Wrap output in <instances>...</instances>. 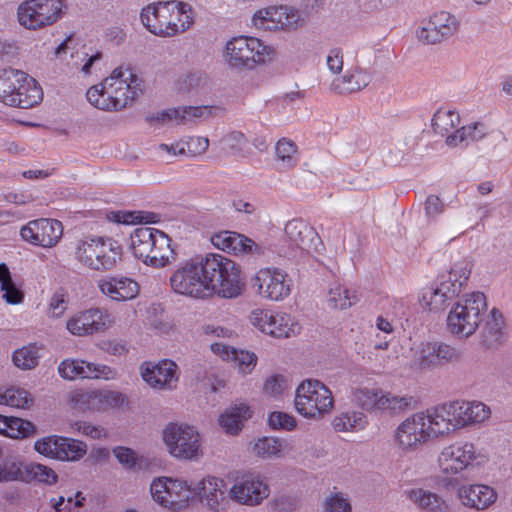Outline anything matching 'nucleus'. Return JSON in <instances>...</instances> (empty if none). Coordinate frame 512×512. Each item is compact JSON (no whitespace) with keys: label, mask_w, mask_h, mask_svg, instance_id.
I'll return each mask as SVG.
<instances>
[{"label":"nucleus","mask_w":512,"mask_h":512,"mask_svg":"<svg viewBox=\"0 0 512 512\" xmlns=\"http://www.w3.org/2000/svg\"><path fill=\"white\" fill-rule=\"evenodd\" d=\"M142 93L141 80L128 67H117L101 83L90 87L87 100L94 107L105 111H120Z\"/></svg>","instance_id":"obj_1"},{"label":"nucleus","mask_w":512,"mask_h":512,"mask_svg":"<svg viewBox=\"0 0 512 512\" xmlns=\"http://www.w3.org/2000/svg\"><path fill=\"white\" fill-rule=\"evenodd\" d=\"M192 6L180 0L156 1L142 8V25L153 35L171 38L189 30L194 24Z\"/></svg>","instance_id":"obj_2"},{"label":"nucleus","mask_w":512,"mask_h":512,"mask_svg":"<svg viewBox=\"0 0 512 512\" xmlns=\"http://www.w3.org/2000/svg\"><path fill=\"white\" fill-rule=\"evenodd\" d=\"M204 283L208 288V297L216 294L232 299L240 296L245 288L239 266L231 259L220 254H207L202 257Z\"/></svg>","instance_id":"obj_3"},{"label":"nucleus","mask_w":512,"mask_h":512,"mask_svg":"<svg viewBox=\"0 0 512 512\" xmlns=\"http://www.w3.org/2000/svg\"><path fill=\"white\" fill-rule=\"evenodd\" d=\"M171 242L167 234L152 227L136 228L130 236L133 255L152 268H163L175 261Z\"/></svg>","instance_id":"obj_4"},{"label":"nucleus","mask_w":512,"mask_h":512,"mask_svg":"<svg viewBox=\"0 0 512 512\" xmlns=\"http://www.w3.org/2000/svg\"><path fill=\"white\" fill-rule=\"evenodd\" d=\"M123 250L112 238L85 237L79 239L74 248V257L83 267L107 272L113 270L121 261Z\"/></svg>","instance_id":"obj_5"},{"label":"nucleus","mask_w":512,"mask_h":512,"mask_svg":"<svg viewBox=\"0 0 512 512\" xmlns=\"http://www.w3.org/2000/svg\"><path fill=\"white\" fill-rule=\"evenodd\" d=\"M42 98V88L27 73L13 68L0 70V101L5 105L28 109Z\"/></svg>","instance_id":"obj_6"},{"label":"nucleus","mask_w":512,"mask_h":512,"mask_svg":"<svg viewBox=\"0 0 512 512\" xmlns=\"http://www.w3.org/2000/svg\"><path fill=\"white\" fill-rule=\"evenodd\" d=\"M488 309L486 296L482 292H472L461 297L447 316L449 332L460 338L472 336L484 320Z\"/></svg>","instance_id":"obj_7"},{"label":"nucleus","mask_w":512,"mask_h":512,"mask_svg":"<svg viewBox=\"0 0 512 512\" xmlns=\"http://www.w3.org/2000/svg\"><path fill=\"white\" fill-rule=\"evenodd\" d=\"M275 49L255 37L240 36L227 42L224 51L225 62L236 70H252L271 61Z\"/></svg>","instance_id":"obj_8"},{"label":"nucleus","mask_w":512,"mask_h":512,"mask_svg":"<svg viewBox=\"0 0 512 512\" xmlns=\"http://www.w3.org/2000/svg\"><path fill=\"white\" fill-rule=\"evenodd\" d=\"M294 403L303 417L318 420L332 411L334 398L332 391L320 380L306 379L297 387Z\"/></svg>","instance_id":"obj_9"},{"label":"nucleus","mask_w":512,"mask_h":512,"mask_svg":"<svg viewBox=\"0 0 512 512\" xmlns=\"http://www.w3.org/2000/svg\"><path fill=\"white\" fill-rule=\"evenodd\" d=\"M66 9L64 0H24L17 7V21L27 30L38 31L57 23Z\"/></svg>","instance_id":"obj_10"},{"label":"nucleus","mask_w":512,"mask_h":512,"mask_svg":"<svg viewBox=\"0 0 512 512\" xmlns=\"http://www.w3.org/2000/svg\"><path fill=\"white\" fill-rule=\"evenodd\" d=\"M168 453L177 459L198 460L202 457L201 436L194 426L169 423L162 431Z\"/></svg>","instance_id":"obj_11"},{"label":"nucleus","mask_w":512,"mask_h":512,"mask_svg":"<svg viewBox=\"0 0 512 512\" xmlns=\"http://www.w3.org/2000/svg\"><path fill=\"white\" fill-rule=\"evenodd\" d=\"M422 411L415 412L399 423L393 433V444L402 453L419 450L432 441Z\"/></svg>","instance_id":"obj_12"},{"label":"nucleus","mask_w":512,"mask_h":512,"mask_svg":"<svg viewBox=\"0 0 512 512\" xmlns=\"http://www.w3.org/2000/svg\"><path fill=\"white\" fill-rule=\"evenodd\" d=\"M150 491L155 502L174 511L187 507L195 494V488L191 483L172 478L155 479L151 483Z\"/></svg>","instance_id":"obj_13"},{"label":"nucleus","mask_w":512,"mask_h":512,"mask_svg":"<svg viewBox=\"0 0 512 512\" xmlns=\"http://www.w3.org/2000/svg\"><path fill=\"white\" fill-rule=\"evenodd\" d=\"M202 258L185 262L170 276V285L174 292L203 299L208 297V288L204 283Z\"/></svg>","instance_id":"obj_14"},{"label":"nucleus","mask_w":512,"mask_h":512,"mask_svg":"<svg viewBox=\"0 0 512 512\" xmlns=\"http://www.w3.org/2000/svg\"><path fill=\"white\" fill-rule=\"evenodd\" d=\"M251 287L264 300L282 301L291 293V279L279 268L266 267L251 278Z\"/></svg>","instance_id":"obj_15"},{"label":"nucleus","mask_w":512,"mask_h":512,"mask_svg":"<svg viewBox=\"0 0 512 512\" xmlns=\"http://www.w3.org/2000/svg\"><path fill=\"white\" fill-rule=\"evenodd\" d=\"M480 457L476 446L471 442H454L445 446L438 455L439 471L446 476L457 475L468 469Z\"/></svg>","instance_id":"obj_16"},{"label":"nucleus","mask_w":512,"mask_h":512,"mask_svg":"<svg viewBox=\"0 0 512 512\" xmlns=\"http://www.w3.org/2000/svg\"><path fill=\"white\" fill-rule=\"evenodd\" d=\"M251 322L262 332L275 338H289L300 333L301 326L289 314L257 309L251 313Z\"/></svg>","instance_id":"obj_17"},{"label":"nucleus","mask_w":512,"mask_h":512,"mask_svg":"<svg viewBox=\"0 0 512 512\" xmlns=\"http://www.w3.org/2000/svg\"><path fill=\"white\" fill-rule=\"evenodd\" d=\"M270 494V489L264 478L258 473H247L237 477L229 489V497L234 502L257 506Z\"/></svg>","instance_id":"obj_18"},{"label":"nucleus","mask_w":512,"mask_h":512,"mask_svg":"<svg viewBox=\"0 0 512 512\" xmlns=\"http://www.w3.org/2000/svg\"><path fill=\"white\" fill-rule=\"evenodd\" d=\"M459 25L455 15L447 11H439L422 22V26L416 31V37L423 44L441 43L453 36Z\"/></svg>","instance_id":"obj_19"},{"label":"nucleus","mask_w":512,"mask_h":512,"mask_svg":"<svg viewBox=\"0 0 512 512\" xmlns=\"http://www.w3.org/2000/svg\"><path fill=\"white\" fill-rule=\"evenodd\" d=\"M252 22L263 30H295L303 23L298 10L289 6L267 7L255 12Z\"/></svg>","instance_id":"obj_20"},{"label":"nucleus","mask_w":512,"mask_h":512,"mask_svg":"<svg viewBox=\"0 0 512 512\" xmlns=\"http://www.w3.org/2000/svg\"><path fill=\"white\" fill-rule=\"evenodd\" d=\"M62 235V223L48 218L31 220L20 230V236L23 241L43 248L56 246Z\"/></svg>","instance_id":"obj_21"},{"label":"nucleus","mask_w":512,"mask_h":512,"mask_svg":"<svg viewBox=\"0 0 512 512\" xmlns=\"http://www.w3.org/2000/svg\"><path fill=\"white\" fill-rule=\"evenodd\" d=\"M111 323L112 319L107 311L91 308L70 317L66 328L75 336H88L106 330Z\"/></svg>","instance_id":"obj_22"},{"label":"nucleus","mask_w":512,"mask_h":512,"mask_svg":"<svg viewBox=\"0 0 512 512\" xmlns=\"http://www.w3.org/2000/svg\"><path fill=\"white\" fill-rule=\"evenodd\" d=\"M142 379L152 389L173 390L179 381V369L175 362L162 360L159 363H143L140 367Z\"/></svg>","instance_id":"obj_23"},{"label":"nucleus","mask_w":512,"mask_h":512,"mask_svg":"<svg viewBox=\"0 0 512 512\" xmlns=\"http://www.w3.org/2000/svg\"><path fill=\"white\" fill-rule=\"evenodd\" d=\"M422 413L432 441L447 438L459 430L451 402L428 408Z\"/></svg>","instance_id":"obj_24"},{"label":"nucleus","mask_w":512,"mask_h":512,"mask_svg":"<svg viewBox=\"0 0 512 512\" xmlns=\"http://www.w3.org/2000/svg\"><path fill=\"white\" fill-rule=\"evenodd\" d=\"M212 244L223 251L241 256H261L265 247L253 239L232 231H221L211 237Z\"/></svg>","instance_id":"obj_25"},{"label":"nucleus","mask_w":512,"mask_h":512,"mask_svg":"<svg viewBox=\"0 0 512 512\" xmlns=\"http://www.w3.org/2000/svg\"><path fill=\"white\" fill-rule=\"evenodd\" d=\"M195 488L201 501L212 511H224L229 506V495L223 479L214 476L203 478Z\"/></svg>","instance_id":"obj_26"},{"label":"nucleus","mask_w":512,"mask_h":512,"mask_svg":"<svg viewBox=\"0 0 512 512\" xmlns=\"http://www.w3.org/2000/svg\"><path fill=\"white\" fill-rule=\"evenodd\" d=\"M456 496L462 506L475 510H484L497 500L496 491L485 484H462Z\"/></svg>","instance_id":"obj_27"},{"label":"nucleus","mask_w":512,"mask_h":512,"mask_svg":"<svg viewBox=\"0 0 512 512\" xmlns=\"http://www.w3.org/2000/svg\"><path fill=\"white\" fill-rule=\"evenodd\" d=\"M285 235L289 244L301 251L311 253L317 250L320 241L315 229L302 219H292L285 226Z\"/></svg>","instance_id":"obj_28"},{"label":"nucleus","mask_w":512,"mask_h":512,"mask_svg":"<svg viewBox=\"0 0 512 512\" xmlns=\"http://www.w3.org/2000/svg\"><path fill=\"white\" fill-rule=\"evenodd\" d=\"M100 292L113 301H128L134 299L140 287L132 278L125 276H105L98 280Z\"/></svg>","instance_id":"obj_29"},{"label":"nucleus","mask_w":512,"mask_h":512,"mask_svg":"<svg viewBox=\"0 0 512 512\" xmlns=\"http://www.w3.org/2000/svg\"><path fill=\"white\" fill-rule=\"evenodd\" d=\"M452 408L459 430L469 425L482 423L490 417V408L478 401H453Z\"/></svg>","instance_id":"obj_30"},{"label":"nucleus","mask_w":512,"mask_h":512,"mask_svg":"<svg viewBox=\"0 0 512 512\" xmlns=\"http://www.w3.org/2000/svg\"><path fill=\"white\" fill-rule=\"evenodd\" d=\"M210 348L215 355L224 361L234 363L235 367L243 375L250 374L256 366L257 356L254 353L237 350L219 342L211 344Z\"/></svg>","instance_id":"obj_31"},{"label":"nucleus","mask_w":512,"mask_h":512,"mask_svg":"<svg viewBox=\"0 0 512 512\" xmlns=\"http://www.w3.org/2000/svg\"><path fill=\"white\" fill-rule=\"evenodd\" d=\"M371 75L366 70L355 68L346 71L342 77L334 79L330 85L333 92L349 94L358 92L369 85Z\"/></svg>","instance_id":"obj_32"},{"label":"nucleus","mask_w":512,"mask_h":512,"mask_svg":"<svg viewBox=\"0 0 512 512\" xmlns=\"http://www.w3.org/2000/svg\"><path fill=\"white\" fill-rule=\"evenodd\" d=\"M81 400L98 410L119 408L128 403L127 396L115 390L87 391L81 394Z\"/></svg>","instance_id":"obj_33"},{"label":"nucleus","mask_w":512,"mask_h":512,"mask_svg":"<svg viewBox=\"0 0 512 512\" xmlns=\"http://www.w3.org/2000/svg\"><path fill=\"white\" fill-rule=\"evenodd\" d=\"M410 367L416 371H429L441 367L437 341L420 343L414 350Z\"/></svg>","instance_id":"obj_34"},{"label":"nucleus","mask_w":512,"mask_h":512,"mask_svg":"<svg viewBox=\"0 0 512 512\" xmlns=\"http://www.w3.org/2000/svg\"><path fill=\"white\" fill-rule=\"evenodd\" d=\"M251 417L250 407L246 404L234 405L227 408L219 416V425L230 435L238 434L244 425V422Z\"/></svg>","instance_id":"obj_35"},{"label":"nucleus","mask_w":512,"mask_h":512,"mask_svg":"<svg viewBox=\"0 0 512 512\" xmlns=\"http://www.w3.org/2000/svg\"><path fill=\"white\" fill-rule=\"evenodd\" d=\"M407 498L424 512H446L448 505L437 493L422 488L407 491Z\"/></svg>","instance_id":"obj_36"},{"label":"nucleus","mask_w":512,"mask_h":512,"mask_svg":"<svg viewBox=\"0 0 512 512\" xmlns=\"http://www.w3.org/2000/svg\"><path fill=\"white\" fill-rule=\"evenodd\" d=\"M488 133L487 127L480 122L471 123L455 130L446 137V144L450 147H456L470 142L482 140Z\"/></svg>","instance_id":"obj_37"},{"label":"nucleus","mask_w":512,"mask_h":512,"mask_svg":"<svg viewBox=\"0 0 512 512\" xmlns=\"http://www.w3.org/2000/svg\"><path fill=\"white\" fill-rule=\"evenodd\" d=\"M0 434L12 439H25L37 433L36 426L29 420L13 416H4Z\"/></svg>","instance_id":"obj_38"},{"label":"nucleus","mask_w":512,"mask_h":512,"mask_svg":"<svg viewBox=\"0 0 512 512\" xmlns=\"http://www.w3.org/2000/svg\"><path fill=\"white\" fill-rule=\"evenodd\" d=\"M358 301L355 291H352L344 285L334 282L329 286L326 295V302L329 308L345 310L350 308Z\"/></svg>","instance_id":"obj_39"},{"label":"nucleus","mask_w":512,"mask_h":512,"mask_svg":"<svg viewBox=\"0 0 512 512\" xmlns=\"http://www.w3.org/2000/svg\"><path fill=\"white\" fill-rule=\"evenodd\" d=\"M414 399L408 395H397L392 392L382 390L380 401L378 403V412L397 415L404 413L412 407Z\"/></svg>","instance_id":"obj_40"},{"label":"nucleus","mask_w":512,"mask_h":512,"mask_svg":"<svg viewBox=\"0 0 512 512\" xmlns=\"http://www.w3.org/2000/svg\"><path fill=\"white\" fill-rule=\"evenodd\" d=\"M34 398L30 392L20 387L0 388V405L19 409H30Z\"/></svg>","instance_id":"obj_41"},{"label":"nucleus","mask_w":512,"mask_h":512,"mask_svg":"<svg viewBox=\"0 0 512 512\" xmlns=\"http://www.w3.org/2000/svg\"><path fill=\"white\" fill-rule=\"evenodd\" d=\"M382 389L357 387L352 391V401L356 406L369 413H378V403Z\"/></svg>","instance_id":"obj_42"},{"label":"nucleus","mask_w":512,"mask_h":512,"mask_svg":"<svg viewBox=\"0 0 512 512\" xmlns=\"http://www.w3.org/2000/svg\"><path fill=\"white\" fill-rule=\"evenodd\" d=\"M276 160L284 170L293 169L299 162V153L296 144L287 138H282L276 143Z\"/></svg>","instance_id":"obj_43"},{"label":"nucleus","mask_w":512,"mask_h":512,"mask_svg":"<svg viewBox=\"0 0 512 512\" xmlns=\"http://www.w3.org/2000/svg\"><path fill=\"white\" fill-rule=\"evenodd\" d=\"M460 124V115L455 110L449 109H438L432 118V128L435 133L444 136L450 135L458 125Z\"/></svg>","instance_id":"obj_44"},{"label":"nucleus","mask_w":512,"mask_h":512,"mask_svg":"<svg viewBox=\"0 0 512 512\" xmlns=\"http://www.w3.org/2000/svg\"><path fill=\"white\" fill-rule=\"evenodd\" d=\"M87 451V446L81 441L59 437L56 459L61 461H76L81 459Z\"/></svg>","instance_id":"obj_45"},{"label":"nucleus","mask_w":512,"mask_h":512,"mask_svg":"<svg viewBox=\"0 0 512 512\" xmlns=\"http://www.w3.org/2000/svg\"><path fill=\"white\" fill-rule=\"evenodd\" d=\"M285 442L274 437H263L255 441L252 446V453L260 458L270 459L281 457Z\"/></svg>","instance_id":"obj_46"},{"label":"nucleus","mask_w":512,"mask_h":512,"mask_svg":"<svg viewBox=\"0 0 512 512\" xmlns=\"http://www.w3.org/2000/svg\"><path fill=\"white\" fill-rule=\"evenodd\" d=\"M108 218L116 223L136 224V223H157L160 215L154 212L135 211V212H111Z\"/></svg>","instance_id":"obj_47"},{"label":"nucleus","mask_w":512,"mask_h":512,"mask_svg":"<svg viewBox=\"0 0 512 512\" xmlns=\"http://www.w3.org/2000/svg\"><path fill=\"white\" fill-rule=\"evenodd\" d=\"M489 316L490 319L484 325L482 336L484 344L487 347H492L499 343L503 320L501 313L496 308L490 311Z\"/></svg>","instance_id":"obj_48"},{"label":"nucleus","mask_w":512,"mask_h":512,"mask_svg":"<svg viewBox=\"0 0 512 512\" xmlns=\"http://www.w3.org/2000/svg\"><path fill=\"white\" fill-rule=\"evenodd\" d=\"M366 417L361 412H344L333 419L332 425L337 432H348L356 428H363Z\"/></svg>","instance_id":"obj_49"},{"label":"nucleus","mask_w":512,"mask_h":512,"mask_svg":"<svg viewBox=\"0 0 512 512\" xmlns=\"http://www.w3.org/2000/svg\"><path fill=\"white\" fill-rule=\"evenodd\" d=\"M40 358L36 345L24 346L13 353V363L22 370H31L38 365Z\"/></svg>","instance_id":"obj_50"},{"label":"nucleus","mask_w":512,"mask_h":512,"mask_svg":"<svg viewBox=\"0 0 512 512\" xmlns=\"http://www.w3.org/2000/svg\"><path fill=\"white\" fill-rule=\"evenodd\" d=\"M24 469L26 473L24 480L26 481L35 480L49 485L55 484L57 482L58 476L55 471L43 464L30 463L27 464Z\"/></svg>","instance_id":"obj_51"},{"label":"nucleus","mask_w":512,"mask_h":512,"mask_svg":"<svg viewBox=\"0 0 512 512\" xmlns=\"http://www.w3.org/2000/svg\"><path fill=\"white\" fill-rule=\"evenodd\" d=\"M289 390V380L281 374L270 375L263 384V394L272 399L282 398Z\"/></svg>","instance_id":"obj_52"},{"label":"nucleus","mask_w":512,"mask_h":512,"mask_svg":"<svg viewBox=\"0 0 512 512\" xmlns=\"http://www.w3.org/2000/svg\"><path fill=\"white\" fill-rule=\"evenodd\" d=\"M209 86V78L206 73L191 72L178 81V90L181 92H200Z\"/></svg>","instance_id":"obj_53"},{"label":"nucleus","mask_w":512,"mask_h":512,"mask_svg":"<svg viewBox=\"0 0 512 512\" xmlns=\"http://www.w3.org/2000/svg\"><path fill=\"white\" fill-rule=\"evenodd\" d=\"M179 124H188L200 119H207L212 114L209 106H183L178 107Z\"/></svg>","instance_id":"obj_54"},{"label":"nucleus","mask_w":512,"mask_h":512,"mask_svg":"<svg viewBox=\"0 0 512 512\" xmlns=\"http://www.w3.org/2000/svg\"><path fill=\"white\" fill-rule=\"evenodd\" d=\"M225 151L236 155L241 154L248 145L247 137L240 131H232L220 140Z\"/></svg>","instance_id":"obj_55"},{"label":"nucleus","mask_w":512,"mask_h":512,"mask_svg":"<svg viewBox=\"0 0 512 512\" xmlns=\"http://www.w3.org/2000/svg\"><path fill=\"white\" fill-rule=\"evenodd\" d=\"M24 480L21 463L13 459L0 461V482Z\"/></svg>","instance_id":"obj_56"},{"label":"nucleus","mask_w":512,"mask_h":512,"mask_svg":"<svg viewBox=\"0 0 512 512\" xmlns=\"http://www.w3.org/2000/svg\"><path fill=\"white\" fill-rule=\"evenodd\" d=\"M83 360L68 358L64 359L58 366L59 375L65 380L83 379Z\"/></svg>","instance_id":"obj_57"},{"label":"nucleus","mask_w":512,"mask_h":512,"mask_svg":"<svg viewBox=\"0 0 512 512\" xmlns=\"http://www.w3.org/2000/svg\"><path fill=\"white\" fill-rule=\"evenodd\" d=\"M437 347L441 367L448 364L458 363L463 359V352L456 346L446 342L437 341Z\"/></svg>","instance_id":"obj_58"},{"label":"nucleus","mask_w":512,"mask_h":512,"mask_svg":"<svg viewBox=\"0 0 512 512\" xmlns=\"http://www.w3.org/2000/svg\"><path fill=\"white\" fill-rule=\"evenodd\" d=\"M268 423L272 429H283L286 431H291L297 426V421L293 415L281 411L272 412L269 415Z\"/></svg>","instance_id":"obj_59"},{"label":"nucleus","mask_w":512,"mask_h":512,"mask_svg":"<svg viewBox=\"0 0 512 512\" xmlns=\"http://www.w3.org/2000/svg\"><path fill=\"white\" fill-rule=\"evenodd\" d=\"M113 454L116 457V459L127 469L136 470L140 468V458L132 449L121 446L116 447L113 450Z\"/></svg>","instance_id":"obj_60"},{"label":"nucleus","mask_w":512,"mask_h":512,"mask_svg":"<svg viewBox=\"0 0 512 512\" xmlns=\"http://www.w3.org/2000/svg\"><path fill=\"white\" fill-rule=\"evenodd\" d=\"M59 437L60 436H47L38 439L34 444V448L38 453L56 459Z\"/></svg>","instance_id":"obj_61"},{"label":"nucleus","mask_w":512,"mask_h":512,"mask_svg":"<svg viewBox=\"0 0 512 512\" xmlns=\"http://www.w3.org/2000/svg\"><path fill=\"white\" fill-rule=\"evenodd\" d=\"M323 512H351V505L342 494L335 493L325 500Z\"/></svg>","instance_id":"obj_62"},{"label":"nucleus","mask_w":512,"mask_h":512,"mask_svg":"<svg viewBox=\"0 0 512 512\" xmlns=\"http://www.w3.org/2000/svg\"><path fill=\"white\" fill-rule=\"evenodd\" d=\"M471 274V264L467 260H460L451 267L447 276L456 279L460 287H463Z\"/></svg>","instance_id":"obj_63"},{"label":"nucleus","mask_w":512,"mask_h":512,"mask_svg":"<svg viewBox=\"0 0 512 512\" xmlns=\"http://www.w3.org/2000/svg\"><path fill=\"white\" fill-rule=\"evenodd\" d=\"M184 144L186 147V154L198 156L207 151L209 147V139L201 136H192L189 137Z\"/></svg>","instance_id":"obj_64"}]
</instances>
